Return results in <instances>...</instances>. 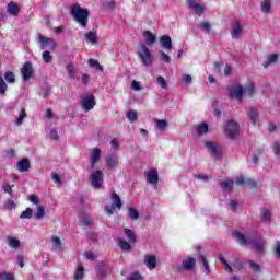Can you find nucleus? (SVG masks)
<instances>
[{"label":"nucleus","instance_id":"nucleus-61","mask_svg":"<svg viewBox=\"0 0 280 280\" xmlns=\"http://www.w3.org/2000/svg\"><path fill=\"white\" fill-rule=\"evenodd\" d=\"M273 154L276 156H279V154H280V143L279 142L273 143Z\"/></svg>","mask_w":280,"mask_h":280},{"label":"nucleus","instance_id":"nucleus-22","mask_svg":"<svg viewBox=\"0 0 280 280\" xmlns=\"http://www.w3.org/2000/svg\"><path fill=\"white\" fill-rule=\"evenodd\" d=\"M118 242L120 250H124L125 253H130V250H132V246H130V243H128L126 240L119 237Z\"/></svg>","mask_w":280,"mask_h":280},{"label":"nucleus","instance_id":"nucleus-40","mask_svg":"<svg viewBox=\"0 0 280 280\" xmlns=\"http://www.w3.org/2000/svg\"><path fill=\"white\" fill-rule=\"evenodd\" d=\"M34 218H36L37 220H43V218H45V208L43 206L37 207Z\"/></svg>","mask_w":280,"mask_h":280},{"label":"nucleus","instance_id":"nucleus-52","mask_svg":"<svg viewBox=\"0 0 280 280\" xmlns=\"http://www.w3.org/2000/svg\"><path fill=\"white\" fill-rule=\"evenodd\" d=\"M245 95H253L255 93V84L250 83L245 90Z\"/></svg>","mask_w":280,"mask_h":280},{"label":"nucleus","instance_id":"nucleus-1","mask_svg":"<svg viewBox=\"0 0 280 280\" xmlns=\"http://www.w3.org/2000/svg\"><path fill=\"white\" fill-rule=\"evenodd\" d=\"M233 237L240 242L241 246H247V244H252L254 248H256L257 253H264V242L260 237L255 236L246 238V236L240 232H234Z\"/></svg>","mask_w":280,"mask_h":280},{"label":"nucleus","instance_id":"nucleus-36","mask_svg":"<svg viewBox=\"0 0 280 280\" xmlns=\"http://www.w3.org/2000/svg\"><path fill=\"white\" fill-rule=\"evenodd\" d=\"M25 117H27V113L25 112V108H22L20 112V116L15 120V126H21L25 120Z\"/></svg>","mask_w":280,"mask_h":280},{"label":"nucleus","instance_id":"nucleus-35","mask_svg":"<svg viewBox=\"0 0 280 280\" xmlns=\"http://www.w3.org/2000/svg\"><path fill=\"white\" fill-rule=\"evenodd\" d=\"M85 39L91 43L92 45H95L97 43V35L93 32L85 33Z\"/></svg>","mask_w":280,"mask_h":280},{"label":"nucleus","instance_id":"nucleus-57","mask_svg":"<svg viewBox=\"0 0 280 280\" xmlns=\"http://www.w3.org/2000/svg\"><path fill=\"white\" fill-rule=\"evenodd\" d=\"M67 71H68V75L69 78H73V75H75V69L73 68V65H68L67 66Z\"/></svg>","mask_w":280,"mask_h":280},{"label":"nucleus","instance_id":"nucleus-3","mask_svg":"<svg viewBox=\"0 0 280 280\" xmlns=\"http://www.w3.org/2000/svg\"><path fill=\"white\" fill-rule=\"evenodd\" d=\"M137 56L138 60L144 67H152V65H154V58L152 57V52H150V48H148L145 44H140Z\"/></svg>","mask_w":280,"mask_h":280},{"label":"nucleus","instance_id":"nucleus-10","mask_svg":"<svg viewBox=\"0 0 280 280\" xmlns=\"http://www.w3.org/2000/svg\"><path fill=\"white\" fill-rule=\"evenodd\" d=\"M242 95H244V88L236 83L230 88V96L242 102Z\"/></svg>","mask_w":280,"mask_h":280},{"label":"nucleus","instance_id":"nucleus-39","mask_svg":"<svg viewBox=\"0 0 280 280\" xmlns=\"http://www.w3.org/2000/svg\"><path fill=\"white\" fill-rule=\"evenodd\" d=\"M209 132V125L201 122L197 128V135H207Z\"/></svg>","mask_w":280,"mask_h":280},{"label":"nucleus","instance_id":"nucleus-27","mask_svg":"<svg viewBox=\"0 0 280 280\" xmlns=\"http://www.w3.org/2000/svg\"><path fill=\"white\" fill-rule=\"evenodd\" d=\"M154 124H155L158 130H161L162 132H165V130H167V120H165V119H155Z\"/></svg>","mask_w":280,"mask_h":280},{"label":"nucleus","instance_id":"nucleus-59","mask_svg":"<svg viewBox=\"0 0 280 280\" xmlns=\"http://www.w3.org/2000/svg\"><path fill=\"white\" fill-rule=\"evenodd\" d=\"M127 280H143V277L139 272H133Z\"/></svg>","mask_w":280,"mask_h":280},{"label":"nucleus","instance_id":"nucleus-34","mask_svg":"<svg viewBox=\"0 0 280 280\" xmlns=\"http://www.w3.org/2000/svg\"><path fill=\"white\" fill-rule=\"evenodd\" d=\"M130 220H139V211L132 207L127 208Z\"/></svg>","mask_w":280,"mask_h":280},{"label":"nucleus","instance_id":"nucleus-12","mask_svg":"<svg viewBox=\"0 0 280 280\" xmlns=\"http://www.w3.org/2000/svg\"><path fill=\"white\" fill-rule=\"evenodd\" d=\"M243 32H244V28H242V24L240 23V21H235L232 23V31H231L232 38L237 40V38L242 36Z\"/></svg>","mask_w":280,"mask_h":280},{"label":"nucleus","instance_id":"nucleus-37","mask_svg":"<svg viewBox=\"0 0 280 280\" xmlns=\"http://www.w3.org/2000/svg\"><path fill=\"white\" fill-rule=\"evenodd\" d=\"M88 63L90 65V67H92V69H98L101 72L104 71V68L96 59H89Z\"/></svg>","mask_w":280,"mask_h":280},{"label":"nucleus","instance_id":"nucleus-15","mask_svg":"<svg viewBox=\"0 0 280 280\" xmlns=\"http://www.w3.org/2000/svg\"><path fill=\"white\" fill-rule=\"evenodd\" d=\"M147 180L149 185H158L159 184V173L156 170L152 168L148 172Z\"/></svg>","mask_w":280,"mask_h":280},{"label":"nucleus","instance_id":"nucleus-28","mask_svg":"<svg viewBox=\"0 0 280 280\" xmlns=\"http://www.w3.org/2000/svg\"><path fill=\"white\" fill-rule=\"evenodd\" d=\"M84 279V266L78 265L77 270L74 272V280Z\"/></svg>","mask_w":280,"mask_h":280},{"label":"nucleus","instance_id":"nucleus-45","mask_svg":"<svg viewBox=\"0 0 280 280\" xmlns=\"http://www.w3.org/2000/svg\"><path fill=\"white\" fill-rule=\"evenodd\" d=\"M5 91H8V83H5L3 77L0 75V95H5Z\"/></svg>","mask_w":280,"mask_h":280},{"label":"nucleus","instance_id":"nucleus-25","mask_svg":"<svg viewBox=\"0 0 280 280\" xmlns=\"http://www.w3.org/2000/svg\"><path fill=\"white\" fill-rule=\"evenodd\" d=\"M124 233L127 236V240L128 242H130V244H135V242H137V235H135V232H132V230L125 228Z\"/></svg>","mask_w":280,"mask_h":280},{"label":"nucleus","instance_id":"nucleus-4","mask_svg":"<svg viewBox=\"0 0 280 280\" xmlns=\"http://www.w3.org/2000/svg\"><path fill=\"white\" fill-rule=\"evenodd\" d=\"M89 180L94 189H102V183H104V174L102 171L96 170L90 174Z\"/></svg>","mask_w":280,"mask_h":280},{"label":"nucleus","instance_id":"nucleus-56","mask_svg":"<svg viewBox=\"0 0 280 280\" xmlns=\"http://www.w3.org/2000/svg\"><path fill=\"white\" fill-rule=\"evenodd\" d=\"M261 218L266 222H270V218H271L270 211L269 210H264L262 213H261Z\"/></svg>","mask_w":280,"mask_h":280},{"label":"nucleus","instance_id":"nucleus-7","mask_svg":"<svg viewBox=\"0 0 280 280\" xmlns=\"http://www.w3.org/2000/svg\"><path fill=\"white\" fill-rule=\"evenodd\" d=\"M95 95L86 94L81 97V106L84 110H93L95 108Z\"/></svg>","mask_w":280,"mask_h":280},{"label":"nucleus","instance_id":"nucleus-44","mask_svg":"<svg viewBox=\"0 0 280 280\" xmlns=\"http://www.w3.org/2000/svg\"><path fill=\"white\" fill-rule=\"evenodd\" d=\"M52 245L55 246V248H57V250H60L62 248V241L60 240V237L58 236H52Z\"/></svg>","mask_w":280,"mask_h":280},{"label":"nucleus","instance_id":"nucleus-29","mask_svg":"<svg viewBox=\"0 0 280 280\" xmlns=\"http://www.w3.org/2000/svg\"><path fill=\"white\" fill-rule=\"evenodd\" d=\"M261 154H264V149H256L255 153L252 156V161L255 165H259V156H261Z\"/></svg>","mask_w":280,"mask_h":280},{"label":"nucleus","instance_id":"nucleus-23","mask_svg":"<svg viewBox=\"0 0 280 280\" xmlns=\"http://www.w3.org/2000/svg\"><path fill=\"white\" fill-rule=\"evenodd\" d=\"M247 115H248L249 119L253 121V124L256 125L257 124V119H259V115L257 114V108L250 107L247 110Z\"/></svg>","mask_w":280,"mask_h":280},{"label":"nucleus","instance_id":"nucleus-47","mask_svg":"<svg viewBox=\"0 0 280 280\" xmlns=\"http://www.w3.org/2000/svg\"><path fill=\"white\" fill-rule=\"evenodd\" d=\"M248 264H249V268H252L253 272H261V267L259 266V264H257L253 260H249Z\"/></svg>","mask_w":280,"mask_h":280},{"label":"nucleus","instance_id":"nucleus-38","mask_svg":"<svg viewBox=\"0 0 280 280\" xmlns=\"http://www.w3.org/2000/svg\"><path fill=\"white\" fill-rule=\"evenodd\" d=\"M271 8L272 3L270 2V0H265L264 2H261V12H264L265 14H268Z\"/></svg>","mask_w":280,"mask_h":280},{"label":"nucleus","instance_id":"nucleus-54","mask_svg":"<svg viewBox=\"0 0 280 280\" xmlns=\"http://www.w3.org/2000/svg\"><path fill=\"white\" fill-rule=\"evenodd\" d=\"M160 59L162 60V62H167L170 63L171 58L167 54H165L163 50L160 51Z\"/></svg>","mask_w":280,"mask_h":280},{"label":"nucleus","instance_id":"nucleus-51","mask_svg":"<svg viewBox=\"0 0 280 280\" xmlns=\"http://www.w3.org/2000/svg\"><path fill=\"white\" fill-rule=\"evenodd\" d=\"M199 27L202 30V32H209L211 30V24L208 22H200Z\"/></svg>","mask_w":280,"mask_h":280},{"label":"nucleus","instance_id":"nucleus-24","mask_svg":"<svg viewBox=\"0 0 280 280\" xmlns=\"http://www.w3.org/2000/svg\"><path fill=\"white\" fill-rule=\"evenodd\" d=\"M7 242H8V245L11 248H14L15 250L21 246V241L12 236H7Z\"/></svg>","mask_w":280,"mask_h":280},{"label":"nucleus","instance_id":"nucleus-20","mask_svg":"<svg viewBox=\"0 0 280 280\" xmlns=\"http://www.w3.org/2000/svg\"><path fill=\"white\" fill-rule=\"evenodd\" d=\"M186 3L188 8L196 11L197 14H202V12H205V9L202 8V5L196 3V1L194 0H187Z\"/></svg>","mask_w":280,"mask_h":280},{"label":"nucleus","instance_id":"nucleus-41","mask_svg":"<svg viewBox=\"0 0 280 280\" xmlns=\"http://www.w3.org/2000/svg\"><path fill=\"white\" fill-rule=\"evenodd\" d=\"M33 214L34 210H32V208H27L25 211L21 213L20 218L21 220H30Z\"/></svg>","mask_w":280,"mask_h":280},{"label":"nucleus","instance_id":"nucleus-50","mask_svg":"<svg viewBox=\"0 0 280 280\" xmlns=\"http://www.w3.org/2000/svg\"><path fill=\"white\" fill-rule=\"evenodd\" d=\"M2 189H3L4 194H9L10 195V198H14L12 186H10V184L3 185Z\"/></svg>","mask_w":280,"mask_h":280},{"label":"nucleus","instance_id":"nucleus-26","mask_svg":"<svg viewBox=\"0 0 280 280\" xmlns=\"http://www.w3.org/2000/svg\"><path fill=\"white\" fill-rule=\"evenodd\" d=\"M196 266V258H187L183 260V268L184 270H191Z\"/></svg>","mask_w":280,"mask_h":280},{"label":"nucleus","instance_id":"nucleus-58","mask_svg":"<svg viewBox=\"0 0 280 280\" xmlns=\"http://www.w3.org/2000/svg\"><path fill=\"white\" fill-rule=\"evenodd\" d=\"M232 267L234 270H242V268H244V266L242 265V261H240L238 259L234 260Z\"/></svg>","mask_w":280,"mask_h":280},{"label":"nucleus","instance_id":"nucleus-33","mask_svg":"<svg viewBox=\"0 0 280 280\" xmlns=\"http://www.w3.org/2000/svg\"><path fill=\"white\" fill-rule=\"evenodd\" d=\"M4 209H7L8 211H12V209H16V203L14 202V197H10L4 202Z\"/></svg>","mask_w":280,"mask_h":280},{"label":"nucleus","instance_id":"nucleus-9","mask_svg":"<svg viewBox=\"0 0 280 280\" xmlns=\"http://www.w3.org/2000/svg\"><path fill=\"white\" fill-rule=\"evenodd\" d=\"M206 148L212 156L220 159L222 156V147L215 144V142H206Z\"/></svg>","mask_w":280,"mask_h":280},{"label":"nucleus","instance_id":"nucleus-13","mask_svg":"<svg viewBox=\"0 0 280 280\" xmlns=\"http://www.w3.org/2000/svg\"><path fill=\"white\" fill-rule=\"evenodd\" d=\"M143 264L149 270H154L156 268V256L145 255Z\"/></svg>","mask_w":280,"mask_h":280},{"label":"nucleus","instance_id":"nucleus-11","mask_svg":"<svg viewBox=\"0 0 280 280\" xmlns=\"http://www.w3.org/2000/svg\"><path fill=\"white\" fill-rule=\"evenodd\" d=\"M105 163L109 170H113L119 165V155L117 153H110L106 159Z\"/></svg>","mask_w":280,"mask_h":280},{"label":"nucleus","instance_id":"nucleus-2","mask_svg":"<svg viewBox=\"0 0 280 280\" xmlns=\"http://www.w3.org/2000/svg\"><path fill=\"white\" fill-rule=\"evenodd\" d=\"M70 14L81 27H85L86 23H89V10L83 9L79 4H74L71 8Z\"/></svg>","mask_w":280,"mask_h":280},{"label":"nucleus","instance_id":"nucleus-5","mask_svg":"<svg viewBox=\"0 0 280 280\" xmlns=\"http://www.w3.org/2000/svg\"><path fill=\"white\" fill-rule=\"evenodd\" d=\"M112 200L113 203L110 206H106L105 207V211L107 213V215H113V213H115V209H121L122 205H121V198L119 197V195H117V192H112Z\"/></svg>","mask_w":280,"mask_h":280},{"label":"nucleus","instance_id":"nucleus-6","mask_svg":"<svg viewBox=\"0 0 280 280\" xmlns=\"http://www.w3.org/2000/svg\"><path fill=\"white\" fill-rule=\"evenodd\" d=\"M225 135L229 139H235L240 135V125L235 120H228L225 125Z\"/></svg>","mask_w":280,"mask_h":280},{"label":"nucleus","instance_id":"nucleus-19","mask_svg":"<svg viewBox=\"0 0 280 280\" xmlns=\"http://www.w3.org/2000/svg\"><path fill=\"white\" fill-rule=\"evenodd\" d=\"M30 160L28 159H23L20 162H18V172H30Z\"/></svg>","mask_w":280,"mask_h":280},{"label":"nucleus","instance_id":"nucleus-14","mask_svg":"<svg viewBox=\"0 0 280 280\" xmlns=\"http://www.w3.org/2000/svg\"><path fill=\"white\" fill-rule=\"evenodd\" d=\"M102 156V151L100 148H94L91 152V166L95 167L97 163H100V159Z\"/></svg>","mask_w":280,"mask_h":280},{"label":"nucleus","instance_id":"nucleus-16","mask_svg":"<svg viewBox=\"0 0 280 280\" xmlns=\"http://www.w3.org/2000/svg\"><path fill=\"white\" fill-rule=\"evenodd\" d=\"M160 43H161L163 49H166V51H172V37H170V35L161 36Z\"/></svg>","mask_w":280,"mask_h":280},{"label":"nucleus","instance_id":"nucleus-48","mask_svg":"<svg viewBox=\"0 0 280 280\" xmlns=\"http://www.w3.org/2000/svg\"><path fill=\"white\" fill-rule=\"evenodd\" d=\"M39 94L42 95V97L47 100V97H49V95H51V89H49V88H42Z\"/></svg>","mask_w":280,"mask_h":280},{"label":"nucleus","instance_id":"nucleus-46","mask_svg":"<svg viewBox=\"0 0 280 280\" xmlns=\"http://www.w3.org/2000/svg\"><path fill=\"white\" fill-rule=\"evenodd\" d=\"M127 119H128V121H130L132 124V122L137 121V119H139V116L137 115V112H128Z\"/></svg>","mask_w":280,"mask_h":280},{"label":"nucleus","instance_id":"nucleus-17","mask_svg":"<svg viewBox=\"0 0 280 280\" xmlns=\"http://www.w3.org/2000/svg\"><path fill=\"white\" fill-rule=\"evenodd\" d=\"M7 12L8 14H11V16H19L21 9L19 8V4H16L15 2H9L7 5Z\"/></svg>","mask_w":280,"mask_h":280},{"label":"nucleus","instance_id":"nucleus-55","mask_svg":"<svg viewBox=\"0 0 280 280\" xmlns=\"http://www.w3.org/2000/svg\"><path fill=\"white\" fill-rule=\"evenodd\" d=\"M0 279H3V280H14V275L8 273V272H1L0 273Z\"/></svg>","mask_w":280,"mask_h":280},{"label":"nucleus","instance_id":"nucleus-8","mask_svg":"<svg viewBox=\"0 0 280 280\" xmlns=\"http://www.w3.org/2000/svg\"><path fill=\"white\" fill-rule=\"evenodd\" d=\"M37 43L42 47H48V49H55L56 48V40L51 37H45L43 34L38 33L37 35Z\"/></svg>","mask_w":280,"mask_h":280},{"label":"nucleus","instance_id":"nucleus-18","mask_svg":"<svg viewBox=\"0 0 280 280\" xmlns=\"http://www.w3.org/2000/svg\"><path fill=\"white\" fill-rule=\"evenodd\" d=\"M32 63L26 62L24 63L23 68H22V75L24 80H30V78H32Z\"/></svg>","mask_w":280,"mask_h":280},{"label":"nucleus","instance_id":"nucleus-60","mask_svg":"<svg viewBox=\"0 0 280 280\" xmlns=\"http://www.w3.org/2000/svg\"><path fill=\"white\" fill-rule=\"evenodd\" d=\"M110 145H112L113 150H117L119 148V140H117V138H113L110 140Z\"/></svg>","mask_w":280,"mask_h":280},{"label":"nucleus","instance_id":"nucleus-62","mask_svg":"<svg viewBox=\"0 0 280 280\" xmlns=\"http://www.w3.org/2000/svg\"><path fill=\"white\" fill-rule=\"evenodd\" d=\"M131 89L133 91H141V84L138 81H132Z\"/></svg>","mask_w":280,"mask_h":280},{"label":"nucleus","instance_id":"nucleus-30","mask_svg":"<svg viewBox=\"0 0 280 280\" xmlns=\"http://www.w3.org/2000/svg\"><path fill=\"white\" fill-rule=\"evenodd\" d=\"M279 60V56L277 54H271L267 57V61L264 62V67H269V65H275Z\"/></svg>","mask_w":280,"mask_h":280},{"label":"nucleus","instance_id":"nucleus-53","mask_svg":"<svg viewBox=\"0 0 280 280\" xmlns=\"http://www.w3.org/2000/svg\"><path fill=\"white\" fill-rule=\"evenodd\" d=\"M158 84L161 89H167V81L163 77H158Z\"/></svg>","mask_w":280,"mask_h":280},{"label":"nucleus","instance_id":"nucleus-64","mask_svg":"<svg viewBox=\"0 0 280 280\" xmlns=\"http://www.w3.org/2000/svg\"><path fill=\"white\" fill-rule=\"evenodd\" d=\"M236 185H246V179L244 176L236 177Z\"/></svg>","mask_w":280,"mask_h":280},{"label":"nucleus","instance_id":"nucleus-63","mask_svg":"<svg viewBox=\"0 0 280 280\" xmlns=\"http://www.w3.org/2000/svg\"><path fill=\"white\" fill-rule=\"evenodd\" d=\"M195 178H197L198 180L207 182V180H209V175L197 174V175H195Z\"/></svg>","mask_w":280,"mask_h":280},{"label":"nucleus","instance_id":"nucleus-42","mask_svg":"<svg viewBox=\"0 0 280 280\" xmlns=\"http://www.w3.org/2000/svg\"><path fill=\"white\" fill-rule=\"evenodd\" d=\"M221 187L224 191H231L233 189V180L221 182Z\"/></svg>","mask_w":280,"mask_h":280},{"label":"nucleus","instance_id":"nucleus-31","mask_svg":"<svg viewBox=\"0 0 280 280\" xmlns=\"http://www.w3.org/2000/svg\"><path fill=\"white\" fill-rule=\"evenodd\" d=\"M4 80L5 82H8L9 84H14V82H16V75L14 74V72L12 71H8L4 74Z\"/></svg>","mask_w":280,"mask_h":280},{"label":"nucleus","instance_id":"nucleus-21","mask_svg":"<svg viewBox=\"0 0 280 280\" xmlns=\"http://www.w3.org/2000/svg\"><path fill=\"white\" fill-rule=\"evenodd\" d=\"M143 36L147 45L152 46L154 43H156V35H154V33L147 31L144 32Z\"/></svg>","mask_w":280,"mask_h":280},{"label":"nucleus","instance_id":"nucleus-49","mask_svg":"<svg viewBox=\"0 0 280 280\" xmlns=\"http://www.w3.org/2000/svg\"><path fill=\"white\" fill-rule=\"evenodd\" d=\"M51 180L56 183V185H62V179L60 178V174L52 172L51 173Z\"/></svg>","mask_w":280,"mask_h":280},{"label":"nucleus","instance_id":"nucleus-43","mask_svg":"<svg viewBox=\"0 0 280 280\" xmlns=\"http://www.w3.org/2000/svg\"><path fill=\"white\" fill-rule=\"evenodd\" d=\"M219 261H221L224 270H226V272H233V267H231V265H229V262L226 261V259H224V257H219L218 258Z\"/></svg>","mask_w":280,"mask_h":280},{"label":"nucleus","instance_id":"nucleus-32","mask_svg":"<svg viewBox=\"0 0 280 280\" xmlns=\"http://www.w3.org/2000/svg\"><path fill=\"white\" fill-rule=\"evenodd\" d=\"M42 58L44 62H46V65H51V62H54V57L51 56V52H49V50H45L44 52H42Z\"/></svg>","mask_w":280,"mask_h":280}]
</instances>
